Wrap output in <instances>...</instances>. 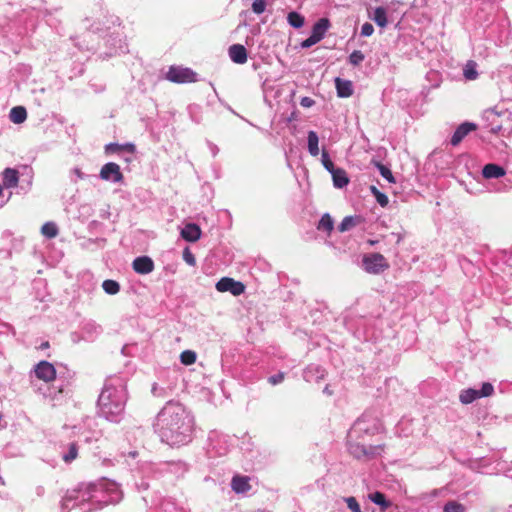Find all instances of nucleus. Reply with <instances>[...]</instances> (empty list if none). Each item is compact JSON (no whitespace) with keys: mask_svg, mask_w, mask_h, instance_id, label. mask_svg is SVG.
<instances>
[{"mask_svg":"<svg viewBox=\"0 0 512 512\" xmlns=\"http://www.w3.org/2000/svg\"><path fill=\"white\" fill-rule=\"evenodd\" d=\"M162 438L170 445H181L188 441L191 427L188 417L179 406L168 405L158 415Z\"/></svg>","mask_w":512,"mask_h":512,"instance_id":"nucleus-1","label":"nucleus"},{"mask_svg":"<svg viewBox=\"0 0 512 512\" xmlns=\"http://www.w3.org/2000/svg\"><path fill=\"white\" fill-rule=\"evenodd\" d=\"M366 430L361 426V422H356L348 433V449L355 458L369 457L375 454L376 448L367 444L361 433Z\"/></svg>","mask_w":512,"mask_h":512,"instance_id":"nucleus-2","label":"nucleus"},{"mask_svg":"<svg viewBox=\"0 0 512 512\" xmlns=\"http://www.w3.org/2000/svg\"><path fill=\"white\" fill-rule=\"evenodd\" d=\"M362 265L364 270L370 274H380L390 267L386 258L380 253H370L364 255L362 259Z\"/></svg>","mask_w":512,"mask_h":512,"instance_id":"nucleus-3","label":"nucleus"},{"mask_svg":"<svg viewBox=\"0 0 512 512\" xmlns=\"http://www.w3.org/2000/svg\"><path fill=\"white\" fill-rule=\"evenodd\" d=\"M166 77L169 81L178 84L191 83L197 80V74L188 67L183 66H170Z\"/></svg>","mask_w":512,"mask_h":512,"instance_id":"nucleus-4","label":"nucleus"},{"mask_svg":"<svg viewBox=\"0 0 512 512\" xmlns=\"http://www.w3.org/2000/svg\"><path fill=\"white\" fill-rule=\"evenodd\" d=\"M216 289L219 292H230L234 296H239L245 291V285L230 277H223L216 283Z\"/></svg>","mask_w":512,"mask_h":512,"instance_id":"nucleus-5","label":"nucleus"},{"mask_svg":"<svg viewBox=\"0 0 512 512\" xmlns=\"http://www.w3.org/2000/svg\"><path fill=\"white\" fill-rule=\"evenodd\" d=\"M100 178L105 181L121 182L124 178L120 166L114 162L106 163L100 170Z\"/></svg>","mask_w":512,"mask_h":512,"instance_id":"nucleus-6","label":"nucleus"},{"mask_svg":"<svg viewBox=\"0 0 512 512\" xmlns=\"http://www.w3.org/2000/svg\"><path fill=\"white\" fill-rule=\"evenodd\" d=\"M35 375L44 382H51L56 378V369L50 362L41 361L35 367Z\"/></svg>","mask_w":512,"mask_h":512,"instance_id":"nucleus-7","label":"nucleus"},{"mask_svg":"<svg viewBox=\"0 0 512 512\" xmlns=\"http://www.w3.org/2000/svg\"><path fill=\"white\" fill-rule=\"evenodd\" d=\"M477 129V125L471 122H464L457 127L454 134L451 137V144L457 146L461 141L472 131Z\"/></svg>","mask_w":512,"mask_h":512,"instance_id":"nucleus-8","label":"nucleus"},{"mask_svg":"<svg viewBox=\"0 0 512 512\" xmlns=\"http://www.w3.org/2000/svg\"><path fill=\"white\" fill-rule=\"evenodd\" d=\"M132 267L138 274H149L154 270V262L148 256H141L134 259Z\"/></svg>","mask_w":512,"mask_h":512,"instance_id":"nucleus-9","label":"nucleus"},{"mask_svg":"<svg viewBox=\"0 0 512 512\" xmlns=\"http://www.w3.org/2000/svg\"><path fill=\"white\" fill-rule=\"evenodd\" d=\"M231 488L237 494H243L251 490L250 478L248 476L235 475L231 480Z\"/></svg>","mask_w":512,"mask_h":512,"instance_id":"nucleus-10","label":"nucleus"},{"mask_svg":"<svg viewBox=\"0 0 512 512\" xmlns=\"http://www.w3.org/2000/svg\"><path fill=\"white\" fill-rule=\"evenodd\" d=\"M181 237L188 242H196L201 237V229L194 223L186 224L181 230Z\"/></svg>","mask_w":512,"mask_h":512,"instance_id":"nucleus-11","label":"nucleus"},{"mask_svg":"<svg viewBox=\"0 0 512 512\" xmlns=\"http://www.w3.org/2000/svg\"><path fill=\"white\" fill-rule=\"evenodd\" d=\"M335 86L337 95L341 98H347L353 94L352 83L349 80H344L340 77H337L335 79Z\"/></svg>","mask_w":512,"mask_h":512,"instance_id":"nucleus-12","label":"nucleus"},{"mask_svg":"<svg viewBox=\"0 0 512 512\" xmlns=\"http://www.w3.org/2000/svg\"><path fill=\"white\" fill-rule=\"evenodd\" d=\"M229 56L237 64H243L247 60L246 49L240 44H234L229 48Z\"/></svg>","mask_w":512,"mask_h":512,"instance_id":"nucleus-13","label":"nucleus"},{"mask_svg":"<svg viewBox=\"0 0 512 512\" xmlns=\"http://www.w3.org/2000/svg\"><path fill=\"white\" fill-rule=\"evenodd\" d=\"M482 175L484 178H499L505 175V170L497 164H486L483 167Z\"/></svg>","mask_w":512,"mask_h":512,"instance_id":"nucleus-14","label":"nucleus"},{"mask_svg":"<svg viewBox=\"0 0 512 512\" xmlns=\"http://www.w3.org/2000/svg\"><path fill=\"white\" fill-rule=\"evenodd\" d=\"M329 26V20L327 18H321L313 25L311 34L316 38V40L320 41L327 32Z\"/></svg>","mask_w":512,"mask_h":512,"instance_id":"nucleus-15","label":"nucleus"},{"mask_svg":"<svg viewBox=\"0 0 512 512\" xmlns=\"http://www.w3.org/2000/svg\"><path fill=\"white\" fill-rule=\"evenodd\" d=\"M333 184L336 188H343L349 183V178L347 176V173L342 168H336L335 170L331 171Z\"/></svg>","mask_w":512,"mask_h":512,"instance_id":"nucleus-16","label":"nucleus"},{"mask_svg":"<svg viewBox=\"0 0 512 512\" xmlns=\"http://www.w3.org/2000/svg\"><path fill=\"white\" fill-rule=\"evenodd\" d=\"M18 171L12 168H6L3 172V185L6 188H14L18 185Z\"/></svg>","mask_w":512,"mask_h":512,"instance_id":"nucleus-17","label":"nucleus"},{"mask_svg":"<svg viewBox=\"0 0 512 512\" xmlns=\"http://www.w3.org/2000/svg\"><path fill=\"white\" fill-rule=\"evenodd\" d=\"M27 118L26 109L22 106L13 107L10 111V120L15 124L23 123Z\"/></svg>","mask_w":512,"mask_h":512,"instance_id":"nucleus-18","label":"nucleus"},{"mask_svg":"<svg viewBox=\"0 0 512 512\" xmlns=\"http://www.w3.org/2000/svg\"><path fill=\"white\" fill-rule=\"evenodd\" d=\"M478 398H480L479 390H475L472 388L462 390L459 395V399L463 404H470Z\"/></svg>","mask_w":512,"mask_h":512,"instance_id":"nucleus-19","label":"nucleus"},{"mask_svg":"<svg viewBox=\"0 0 512 512\" xmlns=\"http://www.w3.org/2000/svg\"><path fill=\"white\" fill-rule=\"evenodd\" d=\"M319 138L316 132L309 131L308 132V151L312 156H317L319 154Z\"/></svg>","mask_w":512,"mask_h":512,"instance_id":"nucleus-20","label":"nucleus"},{"mask_svg":"<svg viewBox=\"0 0 512 512\" xmlns=\"http://www.w3.org/2000/svg\"><path fill=\"white\" fill-rule=\"evenodd\" d=\"M373 21L380 27H385L388 23L386 9L377 7L374 10Z\"/></svg>","mask_w":512,"mask_h":512,"instance_id":"nucleus-21","label":"nucleus"},{"mask_svg":"<svg viewBox=\"0 0 512 512\" xmlns=\"http://www.w3.org/2000/svg\"><path fill=\"white\" fill-rule=\"evenodd\" d=\"M120 150H126V151L132 153L135 150V146L133 144H131V143H127L125 145H119V144H116V143H110V144L105 146L106 153H116V152H119Z\"/></svg>","mask_w":512,"mask_h":512,"instance_id":"nucleus-22","label":"nucleus"},{"mask_svg":"<svg viewBox=\"0 0 512 512\" xmlns=\"http://www.w3.org/2000/svg\"><path fill=\"white\" fill-rule=\"evenodd\" d=\"M333 227H334L333 219L327 213L321 217V219L318 223V226H317L318 230L326 231L328 234L331 233V231L333 230Z\"/></svg>","mask_w":512,"mask_h":512,"instance_id":"nucleus-23","label":"nucleus"},{"mask_svg":"<svg viewBox=\"0 0 512 512\" xmlns=\"http://www.w3.org/2000/svg\"><path fill=\"white\" fill-rule=\"evenodd\" d=\"M103 290L110 295H115L120 291V285L117 281L107 279L102 283Z\"/></svg>","mask_w":512,"mask_h":512,"instance_id":"nucleus-24","label":"nucleus"},{"mask_svg":"<svg viewBox=\"0 0 512 512\" xmlns=\"http://www.w3.org/2000/svg\"><path fill=\"white\" fill-rule=\"evenodd\" d=\"M288 23L294 28H301L304 25V17L297 12H290L287 16Z\"/></svg>","mask_w":512,"mask_h":512,"instance_id":"nucleus-25","label":"nucleus"},{"mask_svg":"<svg viewBox=\"0 0 512 512\" xmlns=\"http://www.w3.org/2000/svg\"><path fill=\"white\" fill-rule=\"evenodd\" d=\"M41 233L51 239L58 235V228L55 223L47 222L41 227Z\"/></svg>","mask_w":512,"mask_h":512,"instance_id":"nucleus-26","label":"nucleus"},{"mask_svg":"<svg viewBox=\"0 0 512 512\" xmlns=\"http://www.w3.org/2000/svg\"><path fill=\"white\" fill-rule=\"evenodd\" d=\"M358 224L357 218L353 216L345 217L340 225L338 226V230L340 232H346L355 227Z\"/></svg>","mask_w":512,"mask_h":512,"instance_id":"nucleus-27","label":"nucleus"},{"mask_svg":"<svg viewBox=\"0 0 512 512\" xmlns=\"http://www.w3.org/2000/svg\"><path fill=\"white\" fill-rule=\"evenodd\" d=\"M369 499L373 503L380 505L384 509H386L390 506V502L386 500L385 495L381 492H375V493L369 494Z\"/></svg>","mask_w":512,"mask_h":512,"instance_id":"nucleus-28","label":"nucleus"},{"mask_svg":"<svg viewBox=\"0 0 512 512\" xmlns=\"http://www.w3.org/2000/svg\"><path fill=\"white\" fill-rule=\"evenodd\" d=\"M78 457V445L73 442L69 445L68 453L64 454L62 459L65 463H71Z\"/></svg>","mask_w":512,"mask_h":512,"instance_id":"nucleus-29","label":"nucleus"},{"mask_svg":"<svg viewBox=\"0 0 512 512\" xmlns=\"http://www.w3.org/2000/svg\"><path fill=\"white\" fill-rule=\"evenodd\" d=\"M443 512H466V508L463 504L451 500L444 505Z\"/></svg>","mask_w":512,"mask_h":512,"instance_id":"nucleus-30","label":"nucleus"},{"mask_svg":"<svg viewBox=\"0 0 512 512\" xmlns=\"http://www.w3.org/2000/svg\"><path fill=\"white\" fill-rule=\"evenodd\" d=\"M196 353L192 350H185L180 354V361L184 365H192L196 362Z\"/></svg>","mask_w":512,"mask_h":512,"instance_id":"nucleus-31","label":"nucleus"},{"mask_svg":"<svg viewBox=\"0 0 512 512\" xmlns=\"http://www.w3.org/2000/svg\"><path fill=\"white\" fill-rule=\"evenodd\" d=\"M345 502L352 512H373L370 508H366L365 511H361L359 503L353 496L345 498Z\"/></svg>","mask_w":512,"mask_h":512,"instance_id":"nucleus-32","label":"nucleus"},{"mask_svg":"<svg viewBox=\"0 0 512 512\" xmlns=\"http://www.w3.org/2000/svg\"><path fill=\"white\" fill-rule=\"evenodd\" d=\"M375 165L378 168V170H379L380 174L382 175V177H384L390 183H395V178H394L391 170L388 167H386L385 165H383L380 162H376Z\"/></svg>","mask_w":512,"mask_h":512,"instance_id":"nucleus-33","label":"nucleus"},{"mask_svg":"<svg viewBox=\"0 0 512 512\" xmlns=\"http://www.w3.org/2000/svg\"><path fill=\"white\" fill-rule=\"evenodd\" d=\"M322 164L325 167V169L327 171H329L330 173H331V171L336 169L334 166V163L330 159L329 154L326 150L322 151Z\"/></svg>","mask_w":512,"mask_h":512,"instance_id":"nucleus-34","label":"nucleus"},{"mask_svg":"<svg viewBox=\"0 0 512 512\" xmlns=\"http://www.w3.org/2000/svg\"><path fill=\"white\" fill-rule=\"evenodd\" d=\"M266 9L265 0H254L252 3V11L256 14H262Z\"/></svg>","mask_w":512,"mask_h":512,"instance_id":"nucleus-35","label":"nucleus"},{"mask_svg":"<svg viewBox=\"0 0 512 512\" xmlns=\"http://www.w3.org/2000/svg\"><path fill=\"white\" fill-rule=\"evenodd\" d=\"M494 392V388L490 383H483L481 390L479 391V396L488 397L491 396Z\"/></svg>","mask_w":512,"mask_h":512,"instance_id":"nucleus-36","label":"nucleus"},{"mask_svg":"<svg viewBox=\"0 0 512 512\" xmlns=\"http://www.w3.org/2000/svg\"><path fill=\"white\" fill-rule=\"evenodd\" d=\"M183 259L184 261L189 264V265H192L194 266L196 264V259H195V256L193 255V253L189 250V248H185L183 250Z\"/></svg>","mask_w":512,"mask_h":512,"instance_id":"nucleus-37","label":"nucleus"},{"mask_svg":"<svg viewBox=\"0 0 512 512\" xmlns=\"http://www.w3.org/2000/svg\"><path fill=\"white\" fill-rule=\"evenodd\" d=\"M463 74L467 80H474L478 75L477 71L474 69V66H466Z\"/></svg>","mask_w":512,"mask_h":512,"instance_id":"nucleus-38","label":"nucleus"},{"mask_svg":"<svg viewBox=\"0 0 512 512\" xmlns=\"http://www.w3.org/2000/svg\"><path fill=\"white\" fill-rule=\"evenodd\" d=\"M374 32V27L372 24L366 22L362 25L361 27V35L362 36H365V37H368V36H371Z\"/></svg>","mask_w":512,"mask_h":512,"instance_id":"nucleus-39","label":"nucleus"},{"mask_svg":"<svg viewBox=\"0 0 512 512\" xmlns=\"http://www.w3.org/2000/svg\"><path fill=\"white\" fill-rule=\"evenodd\" d=\"M285 378V374L283 372H279L271 377H269L268 382L272 385H277L281 383Z\"/></svg>","mask_w":512,"mask_h":512,"instance_id":"nucleus-40","label":"nucleus"},{"mask_svg":"<svg viewBox=\"0 0 512 512\" xmlns=\"http://www.w3.org/2000/svg\"><path fill=\"white\" fill-rule=\"evenodd\" d=\"M375 198H376L377 202L380 204V206H382V207L387 206V204L389 202L388 197L382 192H377Z\"/></svg>","mask_w":512,"mask_h":512,"instance_id":"nucleus-41","label":"nucleus"},{"mask_svg":"<svg viewBox=\"0 0 512 512\" xmlns=\"http://www.w3.org/2000/svg\"><path fill=\"white\" fill-rule=\"evenodd\" d=\"M319 41L316 40V38L311 34L306 40H304L301 44V46L303 48H309L313 45H315L316 43H318Z\"/></svg>","mask_w":512,"mask_h":512,"instance_id":"nucleus-42","label":"nucleus"},{"mask_svg":"<svg viewBox=\"0 0 512 512\" xmlns=\"http://www.w3.org/2000/svg\"><path fill=\"white\" fill-rule=\"evenodd\" d=\"M111 396V391L109 389H105L102 391L100 397H99V402L101 405H106V400H108Z\"/></svg>","mask_w":512,"mask_h":512,"instance_id":"nucleus-43","label":"nucleus"},{"mask_svg":"<svg viewBox=\"0 0 512 512\" xmlns=\"http://www.w3.org/2000/svg\"><path fill=\"white\" fill-rule=\"evenodd\" d=\"M300 104L304 108H310L315 104V101L310 97H303L300 101Z\"/></svg>","mask_w":512,"mask_h":512,"instance_id":"nucleus-44","label":"nucleus"},{"mask_svg":"<svg viewBox=\"0 0 512 512\" xmlns=\"http://www.w3.org/2000/svg\"><path fill=\"white\" fill-rule=\"evenodd\" d=\"M350 60L353 64L363 60V55L360 52H354L350 56Z\"/></svg>","mask_w":512,"mask_h":512,"instance_id":"nucleus-45","label":"nucleus"},{"mask_svg":"<svg viewBox=\"0 0 512 512\" xmlns=\"http://www.w3.org/2000/svg\"><path fill=\"white\" fill-rule=\"evenodd\" d=\"M49 346H50L49 342H48V341H45V342H43V343L40 345V347H39V348L43 350V349H47V348H49Z\"/></svg>","mask_w":512,"mask_h":512,"instance_id":"nucleus-46","label":"nucleus"},{"mask_svg":"<svg viewBox=\"0 0 512 512\" xmlns=\"http://www.w3.org/2000/svg\"><path fill=\"white\" fill-rule=\"evenodd\" d=\"M370 190L374 196H376L377 192H380L375 186H371Z\"/></svg>","mask_w":512,"mask_h":512,"instance_id":"nucleus-47","label":"nucleus"},{"mask_svg":"<svg viewBox=\"0 0 512 512\" xmlns=\"http://www.w3.org/2000/svg\"><path fill=\"white\" fill-rule=\"evenodd\" d=\"M370 190L374 196H376L377 192H380L375 186H371Z\"/></svg>","mask_w":512,"mask_h":512,"instance_id":"nucleus-48","label":"nucleus"},{"mask_svg":"<svg viewBox=\"0 0 512 512\" xmlns=\"http://www.w3.org/2000/svg\"><path fill=\"white\" fill-rule=\"evenodd\" d=\"M367 243H368L369 245L373 246V245H376V244L378 243V241H377V240L369 239V240L367 241Z\"/></svg>","mask_w":512,"mask_h":512,"instance_id":"nucleus-49","label":"nucleus"},{"mask_svg":"<svg viewBox=\"0 0 512 512\" xmlns=\"http://www.w3.org/2000/svg\"><path fill=\"white\" fill-rule=\"evenodd\" d=\"M467 64H468V65H471V64H475V63H474L472 60H469V61L467 62Z\"/></svg>","mask_w":512,"mask_h":512,"instance_id":"nucleus-50","label":"nucleus"}]
</instances>
